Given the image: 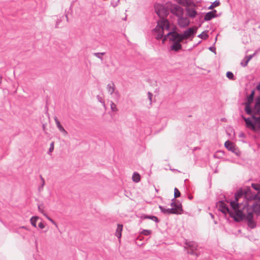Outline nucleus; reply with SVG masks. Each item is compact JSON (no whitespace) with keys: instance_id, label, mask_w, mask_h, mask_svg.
Returning a JSON list of instances; mask_svg holds the SVG:
<instances>
[{"instance_id":"34","label":"nucleus","mask_w":260,"mask_h":260,"mask_svg":"<svg viewBox=\"0 0 260 260\" xmlns=\"http://www.w3.org/2000/svg\"><path fill=\"white\" fill-rule=\"evenodd\" d=\"M105 54V52H95L93 53V55L98 58L100 59L101 60H103V55Z\"/></svg>"},{"instance_id":"23","label":"nucleus","mask_w":260,"mask_h":260,"mask_svg":"<svg viewBox=\"0 0 260 260\" xmlns=\"http://www.w3.org/2000/svg\"><path fill=\"white\" fill-rule=\"evenodd\" d=\"M107 89L110 94H112L114 92L115 86L113 82H111L107 85Z\"/></svg>"},{"instance_id":"48","label":"nucleus","mask_w":260,"mask_h":260,"mask_svg":"<svg viewBox=\"0 0 260 260\" xmlns=\"http://www.w3.org/2000/svg\"><path fill=\"white\" fill-rule=\"evenodd\" d=\"M38 226L39 228L43 229L45 228V225L42 221H41L40 223H39Z\"/></svg>"},{"instance_id":"59","label":"nucleus","mask_w":260,"mask_h":260,"mask_svg":"<svg viewBox=\"0 0 260 260\" xmlns=\"http://www.w3.org/2000/svg\"><path fill=\"white\" fill-rule=\"evenodd\" d=\"M20 228L26 229V230L27 229L25 226H22L21 227H20Z\"/></svg>"},{"instance_id":"33","label":"nucleus","mask_w":260,"mask_h":260,"mask_svg":"<svg viewBox=\"0 0 260 260\" xmlns=\"http://www.w3.org/2000/svg\"><path fill=\"white\" fill-rule=\"evenodd\" d=\"M226 76L230 80H235L236 79L234 74L230 71H228L226 72Z\"/></svg>"},{"instance_id":"16","label":"nucleus","mask_w":260,"mask_h":260,"mask_svg":"<svg viewBox=\"0 0 260 260\" xmlns=\"http://www.w3.org/2000/svg\"><path fill=\"white\" fill-rule=\"evenodd\" d=\"M175 212L177 213V214H181L183 213V208L181 203L179 201H177V203H176L174 208Z\"/></svg>"},{"instance_id":"51","label":"nucleus","mask_w":260,"mask_h":260,"mask_svg":"<svg viewBox=\"0 0 260 260\" xmlns=\"http://www.w3.org/2000/svg\"><path fill=\"white\" fill-rule=\"evenodd\" d=\"M61 21V18L57 19L56 22V26L55 27H58V25L60 23V22Z\"/></svg>"},{"instance_id":"55","label":"nucleus","mask_w":260,"mask_h":260,"mask_svg":"<svg viewBox=\"0 0 260 260\" xmlns=\"http://www.w3.org/2000/svg\"><path fill=\"white\" fill-rule=\"evenodd\" d=\"M111 5H112L114 8H115V7L117 5V3H115H115H113V2H111Z\"/></svg>"},{"instance_id":"45","label":"nucleus","mask_w":260,"mask_h":260,"mask_svg":"<svg viewBox=\"0 0 260 260\" xmlns=\"http://www.w3.org/2000/svg\"><path fill=\"white\" fill-rule=\"evenodd\" d=\"M46 216L49 221H50L53 224L55 225L56 227H57V224L54 220H53L51 218H50L47 215H46Z\"/></svg>"},{"instance_id":"19","label":"nucleus","mask_w":260,"mask_h":260,"mask_svg":"<svg viewBox=\"0 0 260 260\" xmlns=\"http://www.w3.org/2000/svg\"><path fill=\"white\" fill-rule=\"evenodd\" d=\"M57 127L58 128L60 132L66 135L68 134L67 132L65 130L64 127L60 124V121L58 120L56 116L54 118Z\"/></svg>"},{"instance_id":"32","label":"nucleus","mask_w":260,"mask_h":260,"mask_svg":"<svg viewBox=\"0 0 260 260\" xmlns=\"http://www.w3.org/2000/svg\"><path fill=\"white\" fill-rule=\"evenodd\" d=\"M40 177L41 178V180L42 181V183L38 187V190L39 192H41L42 190H43V187L45 185V180L43 178L42 176V175H40Z\"/></svg>"},{"instance_id":"2","label":"nucleus","mask_w":260,"mask_h":260,"mask_svg":"<svg viewBox=\"0 0 260 260\" xmlns=\"http://www.w3.org/2000/svg\"><path fill=\"white\" fill-rule=\"evenodd\" d=\"M253 114L251 117H241L245 123L246 127L256 132L260 131V96L256 98L253 107Z\"/></svg>"},{"instance_id":"10","label":"nucleus","mask_w":260,"mask_h":260,"mask_svg":"<svg viewBox=\"0 0 260 260\" xmlns=\"http://www.w3.org/2000/svg\"><path fill=\"white\" fill-rule=\"evenodd\" d=\"M186 246L189 248V249L188 250L187 252L191 255H196L197 254L195 251V249L196 248L197 245L195 243L192 241H188L185 242V243Z\"/></svg>"},{"instance_id":"63","label":"nucleus","mask_w":260,"mask_h":260,"mask_svg":"<svg viewBox=\"0 0 260 260\" xmlns=\"http://www.w3.org/2000/svg\"><path fill=\"white\" fill-rule=\"evenodd\" d=\"M192 196H191V197H189V200H191V199H192Z\"/></svg>"},{"instance_id":"42","label":"nucleus","mask_w":260,"mask_h":260,"mask_svg":"<svg viewBox=\"0 0 260 260\" xmlns=\"http://www.w3.org/2000/svg\"><path fill=\"white\" fill-rule=\"evenodd\" d=\"M159 208L162 213L166 214V212H167L166 210H167V208H166L165 207L162 206H159Z\"/></svg>"},{"instance_id":"6","label":"nucleus","mask_w":260,"mask_h":260,"mask_svg":"<svg viewBox=\"0 0 260 260\" xmlns=\"http://www.w3.org/2000/svg\"><path fill=\"white\" fill-rule=\"evenodd\" d=\"M167 7L169 10V12L177 17L184 14L183 9L177 4L168 2H167Z\"/></svg>"},{"instance_id":"7","label":"nucleus","mask_w":260,"mask_h":260,"mask_svg":"<svg viewBox=\"0 0 260 260\" xmlns=\"http://www.w3.org/2000/svg\"><path fill=\"white\" fill-rule=\"evenodd\" d=\"M225 147L229 150L234 154L237 156H240L241 155V152L238 147L236 146L232 142L229 140H227L224 143Z\"/></svg>"},{"instance_id":"1","label":"nucleus","mask_w":260,"mask_h":260,"mask_svg":"<svg viewBox=\"0 0 260 260\" xmlns=\"http://www.w3.org/2000/svg\"><path fill=\"white\" fill-rule=\"evenodd\" d=\"M245 191L242 190V188H239L237 192L235 193V199L232 200L229 199H225V201L230 204V206L233 210H231L228 205L224 202V201H219L216 203V206L218 207V210L223 214L226 215L229 214L230 216H232L238 214L244 202L243 200L242 202H240V200H242V194L245 193Z\"/></svg>"},{"instance_id":"37","label":"nucleus","mask_w":260,"mask_h":260,"mask_svg":"<svg viewBox=\"0 0 260 260\" xmlns=\"http://www.w3.org/2000/svg\"><path fill=\"white\" fill-rule=\"evenodd\" d=\"M251 187L255 190L258 192L260 189V184L257 183H252L251 184Z\"/></svg>"},{"instance_id":"58","label":"nucleus","mask_w":260,"mask_h":260,"mask_svg":"<svg viewBox=\"0 0 260 260\" xmlns=\"http://www.w3.org/2000/svg\"><path fill=\"white\" fill-rule=\"evenodd\" d=\"M38 209L40 211H41V212H42V211L41 210V207H40V205H38Z\"/></svg>"},{"instance_id":"17","label":"nucleus","mask_w":260,"mask_h":260,"mask_svg":"<svg viewBox=\"0 0 260 260\" xmlns=\"http://www.w3.org/2000/svg\"><path fill=\"white\" fill-rule=\"evenodd\" d=\"M141 218L142 219H151L155 222L156 223H158L159 222V219L158 218V217L154 215L143 214L141 216Z\"/></svg>"},{"instance_id":"31","label":"nucleus","mask_w":260,"mask_h":260,"mask_svg":"<svg viewBox=\"0 0 260 260\" xmlns=\"http://www.w3.org/2000/svg\"><path fill=\"white\" fill-rule=\"evenodd\" d=\"M181 193L180 191L176 187L174 189V198L172 200V201H175L176 198L180 197Z\"/></svg>"},{"instance_id":"38","label":"nucleus","mask_w":260,"mask_h":260,"mask_svg":"<svg viewBox=\"0 0 260 260\" xmlns=\"http://www.w3.org/2000/svg\"><path fill=\"white\" fill-rule=\"evenodd\" d=\"M110 106L111 109L112 111L116 112L118 110L116 104H114L112 101L111 102Z\"/></svg>"},{"instance_id":"22","label":"nucleus","mask_w":260,"mask_h":260,"mask_svg":"<svg viewBox=\"0 0 260 260\" xmlns=\"http://www.w3.org/2000/svg\"><path fill=\"white\" fill-rule=\"evenodd\" d=\"M255 94V91L254 90H252L249 95H248L246 99V102L245 103H248L251 104L253 103L254 100V97Z\"/></svg>"},{"instance_id":"24","label":"nucleus","mask_w":260,"mask_h":260,"mask_svg":"<svg viewBox=\"0 0 260 260\" xmlns=\"http://www.w3.org/2000/svg\"><path fill=\"white\" fill-rule=\"evenodd\" d=\"M216 17V16L214 14H212V13L209 11L205 14L204 19L206 21H208Z\"/></svg>"},{"instance_id":"11","label":"nucleus","mask_w":260,"mask_h":260,"mask_svg":"<svg viewBox=\"0 0 260 260\" xmlns=\"http://www.w3.org/2000/svg\"><path fill=\"white\" fill-rule=\"evenodd\" d=\"M197 32V29L192 27H189L186 30L183 31V35L185 39L190 37L192 38Z\"/></svg>"},{"instance_id":"30","label":"nucleus","mask_w":260,"mask_h":260,"mask_svg":"<svg viewBox=\"0 0 260 260\" xmlns=\"http://www.w3.org/2000/svg\"><path fill=\"white\" fill-rule=\"evenodd\" d=\"M220 2L219 0H216L208 7V9L212 10L213 8L220 5Z\"/></svg>"},{"instance_id":"57","label":"nucleus","mask_w":260,"mask_h":260,"mask_svg":"<svg viewBox=\"0 0 260 260\" xmlns=\"http://www.w3.org/2000/svg\"><path fill=\"white\" fill-rule=\"evenodd\" d=\"M113 93H114V94L117 95L118 97L119 96V94L117 91H114V92Z\"/></svg>"},{"instance_id":"54","label":"nucleus","mask_w":260,"mask_h":260,"mask_svg":"<svg viewBox=\"0 0 260 260\" xmlns=\"http://www.w3.org/2000/svg\"><path fill=\"white\" fill-rule=\"evenodd\" d=\"M201 41H199L197 44H194V45L193 46L192 48H190V49H189V50H190H190H191L192 49V48L196 47H197V46H198L200 43H201Z\"/></svg>"},{"instance_id":"13","label":"nucleus","mask_w":260,"mask_h":260,"mask_svg":"<svg viewBox=\"0 0 260 260\" xmlns=\"http://www.w3.org/2000/svg\"><path fill=\"white\" fill-rule=\"evenodd\" d=\"M178 32L175 31H171L168 32L166 35L164 36V40H166L168 39V37L170 36L169 39L170 41L172 42L176 41L177 40V35Z\"/></svg>"},{"instance_id":"41","label":"nucleus","mask_w":260,"mask_h":260,"mask_svg":"<svg viewBox=\"0 0 260 260\" xmlns=\"http://www.w3.org/2000/svg\"><path fill=\"white\" fill-rule=\"evenodd\" d=\"M96 99H98L99 102H100L102 104V105L104 107L105 106V104L104 101L102 99V98L99 95L96 96Z\"/></svg>"},{"instance_id":"18","label":"nucleus","mask_w":260,"mask_h":260,"mask_svg":"<svg viewBox=\"0 0 260 260\" xmlns=\"http://www.w3.org/2000/svg\"><path fill=\"white\" fill-rule=\"evenodd\" d=\"M244 110L246 114L252 116L253 114V108L251 107V104L248 103H245Z\"/></svg>"},{"instance_id":"12","label":"nucleus","mask_w":260,"mask_h":260,"mask_svg":"<svg viewBox=\"0 0 260 260\" xmlns=\"http://www.w3.org/2000/svg\"><path fill=\"white\" fill-rule=\"evenodd\" d=\"M185 11L186 15L191 18H195L198 14L197 11L194 9L189 8V7H186Z\"/></svg>"},{"instance_id":"9","label":"nucleus","mask_w":260,"mask_h":260,"mask_svg":"<svg viewBox=\"0 0 260 260\" xmlns=\"http://www.w3.org/2000/svg\"><path fill=\"white\" fill-rule=\"evenodd\" d=\"M190 23L189 20L187 17H183V15L178 17V24L181 28L187 26Z\"/></svg>"},{"instance_id":"56","label":"nucleus","mask_w":260,"mask_h":260,"mask_svg":"<svg viewBox=\"0 0 260 260\" xmlns=\"http://www.w3.org/2000/svg\"><path fill=\"white\" fill-rule=\"evenodd\" d=\"M256 89L260 92V83L256 86Z\"/></svg>"},{"instance_id":"29","label":"nucleus","mask_w":260,"mask_h":260,"mask_svg":"<svg viewBox=\"0 0 260 260\" xmlns=\"http://www.w3.org/2000/svg\"><path fill=\"white\" fill-rule=\"evenodd\" d=\"M153 31H155V32H157V34L155 36V38L157 40H160L162 39L164 37V31L162 30H153Z\"/></svg>"},{"instance_id":"20","label":"nucleus","mask_w":260,"mask_h":260,"mask_svg":"<svg viewBox=\"0 0 260 260\" xmlns=\"http://www.w3.org/2000/svg\"><path fill=\"white\" fill-rule=\"evenodd\" d=\"M179 5L187 7L191 5V1L190 0H175Z\"/></svg>"},{"instance_id":"50","label":"nucleus","mask_w":260,"mask_h":260,"mask_svg":"<svg viewBox=\"0 0 260 260\" xmlns=\"http://www.w3.org/2000/svg\"><path fill=\"white\" fill-rule=\"evenodd\" d=\"M209 215H210V216H211V218H212V219H213L214 220V223L215 224H217V221H216V220H214V215L212 213H209Z\"/></svg>"},{"instance_id":"44","label":"nucleus","mask_w":260,"mask_h":260,"mask_svg":"<svg viewBox=\"0 0 260 260\" xmlns=\"http://www.w3.org/2000/svg\"><path fill=\"white\" fill-rule=\"evenodd\" d=\"M255 53L249 55L248 56H246L245 58L248 61H249L255 55Z\"/></svg>"},{"instance_id":"26","label":"nucleus","mask_w":260,"mask_h":260,"mask_svg":"<svg viewBox=\"0 0 260 260\" xmlns=\"http://www.w3.org/2000/svg\"><path fill=\"white\" fill-rule=\"evenodd\" d=\"M132 179L134 182L138 183L141 180V176L138 173L135 172L133 174Z\"/></svg>"},{"instance_id":"40","label":"nucleus","mask_w":260,"mask_h":260,"mask_svg":"<svg viewBox=\"0 0 260 260\" xmlns=\"http://www.w3.org/2000/svg\"><path fill=\"white\" fill-rule=\"evenodd\" d=\"M249 61H248L245 58L242 60L240 64L241 66L245 67L247 65V63Z\"/></svg>"},{"instance_id":"62","label":"nucleus","mask_w":260,"mask_h":260,"mask_svg":"<svg viewBox=\"0 0 260 260\" xmlns=\"http://www.w3.org/2000/svg\"><path fill=\"white\" fill-rule=\"evenodd\" d=\"M2 77L0 76V84L2 83Z\"/></svg>"},{"instance_id":"35","label":"nucleus","mask_w":260,"mask_h":260,"mask_svg":"<svg viewBox=\"0 0 260 260\" xmlns=\"http://www.w3.org/2000/svg\"><path fill=\"white\" fill-rule=\"evenodd\" d=\"M177 35H178L177 40L176 41H178V42L180 43L183 40L185 39V37L184 36L183 33H182V34L178 33Z\"/></svg>"},{"instance_id":"28","label":"nucleus","mask_w":260,"mask_h":260,"mask_svg":"<svg viewBox=\"0 0 260 260\" xmlns=\"http://www.w3.org/2000/svg\"><path fill=\"white\" fill-rule=\"evenodd\" d=\"M208 31L205 30L203 31L201 34L199 35L198 37L203 40H206L208 38Z\"/></svg>"},{"instance_id":"43","label":"nucleus","mask_w":260,"mask_h":260,"mask_svg":"<svg viewBox=\"0 0 260 260\" xmlns=\"http://www.w3.org/2000/svg\"><path fill=\"white\" fill-rule=\"evenodd\" d=\"M54 150V142H52L50 145V148L49 149L48 153L49 154L50 152H52Z\"/></svg>"},{"instance_id":"5","label":"nucleus","mask_w":260,"mask_h":260,"mask_svg":"<svg viewBox=\"0 0 260 260\" xmlns=\"http://www.w3.org/2000/svg\"><path fill=\"white\" fill-rule=\"evenodd\" d=\"M155 11L160 18H165L169 14V10L167 7V3L165 5L157 4L155 5Z\"/></svg>"},{"instance_id":"61","label":"nucleus","mask_w":260,"mask_h":260,"mask_svg":"<svg viewBox=\"0 0 260 260\" xmlns=\"http://www.w3.org/2000/svg\"><path fill=\"white\" fill-rule=\"evenodd\" d=\"M65 17L66 18L67 21H68V17L67 15H65Z\"/></svg>"},{"instance_id":"60","label":"nucleus","mask_w":260,"mask_h":260,"mask_svg":"<svg viewBox=\"0 0 260 260\" xmlns=\"http://www.w3.org/2000/svg\"><path fill=\"white\" fill-rule=\"evenodd\" d=\"M218 35H217V36H218ZM217 36L216 37L215 39V42L214 43V45L215 44L216 41H217Z\"/></svg>"},{"instance_id":"14","label":"nucleus","mask_w":260,"mask_h":260,"mask_svg":"<svg viewBox=\"0 0 260 260\" xmlns=\"http://www.w3.org/2000/svg\"><path fill=\"white\" fill-rule=\"evenodd\" d=\"M256 201L251 205L250 208V212H254L256 214H259L260 212V208H259V202L258 200Z\"/></svg>"},{"instance_id":"21","label":"nucleus","mask_w":260,"mask_h":260,"mask_svg":"<svg viewBox=\"0 0 260 260\" xmlns=\"http://www.w3.org/2000/svg\"><path fill=\"white\" fill-rule=\"evenodd\" d=\"M123 229V225L121 224H118L117 229L115 233V236L118 238L121 237V233Z\"/></svg>"},{"instance_id":"53","label":"nucleus","mask_w":260,"mask_h":260,"mask_svg":"<svg viewBox=\"0 0 260 260\" xmlns=\"http://www.w3.org/2000/svg\"><path fill=\"white\" fill-rule=\"evenodd\" d=\"M239 137H240V138H245V135L244 134V133L243 132H241L239 134Z\"/></svg>"},{"instance_id":"39","label":"nucleus","mask_w":260,"mask_h":260,"mask_svg":"<svg viewBox=\"0 0 260 260\" xmlns=\"http://www.w3.org/2000/svg\"><path fill=\"white\" fill-rule=\"evenodd\" d=\"M151 233L152 231L149 230H143V231L141 232V234L145 236H149L151 235Z\"/></svg>"},{"instance_id":"8","label":"nucleus","mask_w":260,"mask_h":260,"mask_svg":"<svg viewBox=\"0 0 260 260\" xmlns=\"http://www.w3.org/2000/svg\"><path fill=\"white\" fill-rule=\"evenodd\" d=\"M168 23V22L167 19L162 18V20L158 21L157 26L153 30H161L162 31V30L164 31L165 28L168 30L169 26Z\"/></svg>"},{"instance_id":"36","label":"nucleus","mask_w":260,"mask_h":260,"mask_svg":"<svg viewBox=\"0 0 260 260\" xmlns=\"http://www.w3.org/2000/svg\"><path fill=\"white\" fill-rule=\"evenodd\" d=\"M166 214L170 215V214H177V213L175 212L174 209L173 208H168L166 210Z\"/></svg>"},{"instance_id":"27","label":"nucleus","mask_w":260,"mask_h":260,"mask_svg":"<svg viewBox=\"0 0 260 260\" xmlns=\"http://www.w3.org/2000/svg\"><path fill=\"white\" fill-rule=\"evenodd\" d=\"M39 219V217L37 216H34L31 217V218L30 219V223L31 225L35 227H37V221Z\"/></svg>"},{"instance_id":"49","label":"nucleus","mask_w":260,"mask_h":260,"mask_svg":"<svg viewBox=\"0 0 260 260\" xmlns=\"http://www.w3.org/2000/svg\"><path fill=\"white\" fill-rule=\"evenodd\" d=\"M152 96H153L152 93H151L150 92H148V98L150 102L152 101Z\"/></svg>"},{"instance_id":"15","label":"nucleus","mask_w":260,"mask_h":260,"mask_svg":"<svg viewBox=\"0 0 260 260\" xmlns=\"http://www.w3.org/2000/svg\"><path fill=\"white\" fill-rule=\"evenodd\" d=\"M182 46L180 43L176 41L173 42L172 45L171 46V50L175 52H178L182 49Z\"/></svg>"},{"instance_id":"46","label":"nucleus","mask_w":260,"mask_h":260,"mask_svg":"<svg viewBox=\"0 0 260 260\" xmlns=\"http://www.w3.org/2000/svg\"><path fill=\"white\" fill-rule=\"evenodd\" d=\"M209 50L210 51H211V52L214 53L215 54H216V48L214 46H211L209 48Z\"/></svg>"},{"instance_id":"52","label":"nucleus","mask_w":260,"mask_h":260,"mask_svg":"<svg viewBox=\"0 0 260 260\" xmlns=\"http://www.w3.org/2000/svg\"><path fill=\"white\" fill-rule=\"evenodd\" d=\"M177 200L175 199V201H172V203H171V206L172 207V208H174L175 206L176 203H177Z\"/></svg>"},{"instance_id":"47","label":"nucleus","mask_w":260,"mask_h":260,"mask_svg":"<svg viewBox=\"0 0 260 260\" xmlns=\"http://www.w3.org/2000/svg\"><path fill=\"white\" fill-rule=\"evenodd\" d=\"M211 12L212 13V14H214L215 16H216V17L219 16L221 15V13L219 14H217V11L216 10H213L211 11Z\"/></svg>"},{"instance_id":"3","label":"nucleus","mask_w":260,"mask_h":260,"mask_svg":"<svg viewBox=\"0 0 260 260\" xmlns=\"http://www.w3.org/2000/svg\"><path fill=\"white\" fill-rule=\"evenodd\" d=\"M232 218L237 222L246 221L247 224L251 229L256 226V223L253 220V214L250 212V208L248 202L245 201L238 214L232 216Z\"/></svg>"},{"instance_id":"25","label":"nucleus","mask_w":260,"mask_h":260,"mask_svg":"<svg viewBox=\"0 0 260 260\" xmlns=\"http://www.w3.org/2000/svg\"><path fill=\"white\" fill-rule=\"evenodd\" d=\"M224 155V151L222 150L217 151L213 155V157L215 158L221 159Z\"/></svg>"},{"instance_id":"64","label":"nucleus","mask_w":260,"mask_h":260,"mask_svg":"<svg viewBox=\"0 0 260 260\" xmlns=\"http://www.w3.org/2000/svg\"><path fill=\"white\" fill-rule=\"evenodd\" d=\"M126 17H125V18H124L123 19L124 20H126Z\"/></svg>"},{"instance_id":"4","label":"nucleus","mask_w":260,"mask_h":260,"mask_svg":"<svg viewBox=\"0 0 260 260\" xmlns=\"http://www.w3.org/2000/svg\"><path fill=\"white\" fill-rule=\"evenodd\" d=\"M240 188H242L243 190L246 191L245 193H244V194H242V200H243L244 202L251 200H258V202H260V189L255 194L252 192L250 186H244Z\"/></svg>"}]
</instances>
